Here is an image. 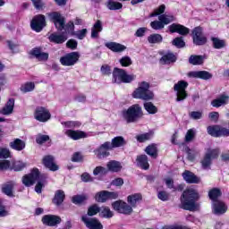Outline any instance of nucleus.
I'll use <instances>...</instances> for the list:
<instances>
[{
    "label": "nucleus",
    "instance_id": "obj_1",
    "mask_svg": "<svg viewBox=\"0 0 229 229\" xmlns=\"http://www.w3.org/2000/svg\"><path fill=\"white\" fill-rule=\"evenodd\" d=\"M198 199H199L198 191L193 188H188L181 196L180 208L190 210V212H196V210H199V203H197Z\"/></svg>",
    "mask_w": 229,
    "mask_h": 229
},
{
    "label": "nucleus",
    "instance_id": "obj_2",
    "mask_svg": "<svg viewBox=\"0 0 229 229\" xmlns=\"http://www.w3.org/2000/svg\"><path fill=\"white\" fill-rule=\"evenodd\" d=\"M36 182L38 183L35 186V191L38 194H42V189H44L46 183V175L40 174L38 168H33L30 174L22 177V183L25 187H31Z\"/></svg>",
    "mask_w": 229,
    "mask_h": 229
},
{
    "label": "nucleus",
    "instance_id": "obj_3",
    "mask_svg": "<svg viewBox=\"0 0 229 229\" xmlns=\"http://www.w3.org/2000/svg\"><path fill=\"white\" fill-rule=\"evenodd\" d=\"M143 115L142 107L139 104H134L122 112L123 119L125 120L128 124L137 123V121L142 119Z\"/></svg>",
    "mask_w": 229,
    "mask_h": 229
},
{
    "label": "nucleus",
    "instance_id": "obj_4",
    "mask_svg": "<svg viewBox=\"0 0 229 229\" xmlns=\"http://www.w3.org/2000/svg\"><path fill=\"white\" fill-rule=\"evenodd\" d=\"M135 99H142L143 101H151L155 98L153 91L149 90V82L141 81L139 83L138 89L132 93Z\"/></svg>",
    "mask_w": 229,
    "mask_h": 229
},
{
    "label": "nucleus",
    "instance_id": "obj_5",
    "mask_svg": "<svg viewBox=\"0 0 229 229\" xmlns=\"http://www.w3.org/2000/svg\"><path fill=\"white\" fill-rule=\"evenodd\" d=\"M137 78L134 74H128L121 68H114L113 71V83H131Z\"/></svg>",
    "mask_w": 229,
    "mask_h": 229
},
{
    "label": "nucleus",
    "instance_id": "obj_6",
    "mask_svg": "<svg viewBox=\"0 0 229 229\" xmlns=\"http://www.w3.org/2000/svg\"><path fill=\"white\" fill-rule=\"evenodd\" d=\"M112 208L118 214H123L124 216H131L133 212V208L122 199L113 202Z\"/></svg>",
    "mask_w": 229,
    "mask_h": 229
},
{
    "label": "nucleus",
    "instance_id": "obj_7",
    "mask_svg": "<svg viewBox=\"0 0 229 229\" xmlns=\"http://www.w3.org/2000/svg\"><path fill=\"white\" fill-rule=\"evenodd\" d=\"M189 87V82L185 81H179L174 86V90L176 92V101H183L184 99H187V91L185 89Z\"/></svg>",
    "mask_w": 229,
    "mask_h": 229
},
{
    "label": "nucleus",
    "instance_id": "obj_8",
    "mask_svg": "<svg viewBox=\"0 0 229 229\" xmlns=\"http://www.w3.org/2000/svg\"><path fill=\"white\" fill-rule=\"evenodd\" d=\"M78 60H80V53L71 52L60 58V64H62L64 67H72V65H76V64H78Z\"/></svg>",
    "mask_w": 229,
    "mask_h": 229
},
{
    "label": "nucleus",
    "instance_id": "obj_9",
    "mask_svg": "<svg viewBox=\"0 0 229 229\" xmlns=\"http://www.w3.org/2000/svg\"><path fill=\"white\" fill-rule=\"evenodd\" d=\"M50 21L55 24L58 31H64L65 28V18L58 12H53L48 14Z\"/></svg>",
    "mask_w": 229,
    "mask_h": 229
},
{
    "label": "nucleus",
    "instance_id": "obj_10",
    "mask_svg": "<svg viewBox=\"0 0 229 229\" xmlns=\"http://www.w3.org/2000/svg\"><path fill=\"white\" fill-rule=\"evenodd\" d=\"M207 131L211 137H229V129L220 125H210L207 128Z\"/></svg>",
    "mask_w": 229,
    "mask_h": 229
},
{
    "label": "nucleus",
    "instance_id": "obj_11",
    "mask_svg": "<svg viewBox=\"0 0 229 229\" xmlns=\"http://www.w3.org/2000/svg\"><path fill=\"white\" fill-rule=\"evenodd\" d=\"M112 147L110 146V141H106L101 144L98 148L94 150V153L99 160L110 157V151H112Z\"/></svg>",
    "mask_w": 229,
    "mask_h": 229
},
{
    "label": "nucleus",
    "instance_id": "obj_12",
    "mask_svg": "<svg viewBox=\"0 0 229 229\" xmlns=\"http://www.w3.org/2000/svg\"><path fill=\"white\" fill-rule=\"evenodd\" d=\"M30 28L34 31H37V33H40L46 28V16L43 14L34 16L30 22Z\"/></svg>",
    "mask_w": 229,
    "mask_h": 229
},
{
    "label": "nucleus",
    "instance_id": "obj_13",
    "mask_svg": "<svg viewBox=\"0 0 229 229\" xmlns=\"http://www.w3.org/2000/svg\"><path fill=\"white\" fill-rule=\"evenodd\" d=\"M34 117L39 123H47L51 119V113L44 106H38L35 110Z\"/></svg>",
    "mask_w": 229,
    "mask_h": 229
},
{
    "label": "nucleus",
    "instance_id": "obj_14",
    "mask_svg": "<svg viewBox=\"0 0 229 229\" xmlns=\"http://www.w3.org/2000/svg\"><path fill=\"white\" fill-rule=\"evenodd\" d=\"M193 44L195 46H205L207 44V37L203 35V29L196 27L192 30Z\"/></svg>",
    "mask_w": 229,
    "mask_h": 229
},
{
    "label": "nucleus",
    "instance_id": "obj_15",
    "mask_svg": "<svg viewBox=\"0 0 229 229\" xmlns=\"http://www.w3.org/2000/svg\"><path fill=\"white\" fill-rule=\"evenodd\" d=\"M81 221L89 229H103V224L98 218H89L87 215H84Z\"/></svg>",
    "mask_w": 229,
    "mask_h": 229
},
{
    "label": "nucleus",
    "instance_id": "obj_16",
    "mask_svg": "<svg viewBox=\"0 0 229 229\" xmlns=\"http://www.w3.org/2000/svg\"><path fill=\"white\" fill-rule=\"evenodd\" d=\"M168 30L170 33H179V35H182V36L189 35L191 31L189 28L178 23H173L169 25Z\"/></svg>",
    "mask_w": 229,
    "mask_h": 229
},
{
    "label": "nucleus",
    "instance_id": "obj_17",
    "mask_svg": "<svg viewBox=\"0 0 229 229\" xmlns=\"http://www.w3.org/2000/svg\"><path fill=\"white\" fill-rule=\"evenodd\" d=\"M42 223L47 226H56L62 223V218L55 215H47L42 217Z\"/></svg>",
    "mask_w": 229,
    "mask_h": 229
},
{
    "label": "nucleus",
    "instance_id": "obj_18",
    "mask_svg": "<svg viewBox=\"0 0 229 229\" xmlns=\"http://www.w3.org/2000/svg\"><path fill=\"white\" fill-rule=\"evenodd\" d=\"M43 165H45V167H47V169H49V171H58V169H60V167L58 166V165H56V163L55 162V157L49 155V156H45L43 157Z\"/></svg>",
    "mask_w": 229,
    "mask_h": 229
},
{
    "label": "nucleus",
    "instance_id": "obj_19",
    "mask_svg": "<svg viewBox=\"0 0 229 229\" xmlns=\"http://www.w3.org/2000/svg\"><path fill=\"white\" fill-rule=\"evenodd\" d=\"M228 101L229 95L226 93H222L216 99L212 100L211 105L215 108H219V106H225V105H228Z\"/></svg>",
    "mask_w": 229,
    "mask_h": 229
},
{
    "label": "nucleus",
    "instance_id": "obj_20",
    "mask_svg": "<svg viewBox=\"0 0 229 229\" xmlns=\"http://www.w3.org/2000/svg\"><path fill=\"white\" fill-rule=\"evenodd\" d=\"M30 55L32 56H35L37 60L39 62H47V60L49 59V54L46 52H42V49L40 47H35L30 52Z\"/></svg>",
    "mask_w": 229,
    "mask_h": 229
},
{
    "label": "nucleus",
    "instance_id": "obj_21",
    "mask_svg": "<svg viewBox=\"0 0 229 229\" xmlns=\"http://www.w3.org/2000/svg\"><path fill=\"white\" fill-rule=\"evenodd\" d=\"M176 60H178L176 55L172 52H168L162 55L159 62H160V64H162V65H171V64H174L176 62Z\"/></svg>",
    "mask_w": 229,
    "mask_h": 229
},
{
    "label": "nucleus",
    "instance_id": "obj_22",
    "mask_svg": "<svg viewBox=\"0 0 229 229\" xmlns=\"http://www.w3.org/2000/svg\"><path fill=\"white\" fill-rule=\"evenodd\" d=\"M15 187V182L9 181L4 184H2L1 190L3 194L8 196L9 198H13V189Z\"/></svg>",
    "mask_w": 229,
    "mask_h": 229
},
{
    "label": "nucleus",
    "instance_id": "obj_23",
    "mask_svg": "<svg viewBox=\"0 0 229 229\" xmlns=\"http://www.w3.org/2000/svg\"><path fill=\"white\" fill-rule=\"evenodd\" d=\"M67 137L72 140H80V139H86L87 134L83 131L66 130L64 132Z\"/></svg>",
    "mask_w": 229,
    "mask_h": 229
},
{
    "label": "nucleus",
    "instance_id": "obj_24",
    "mask_svg": "<svg viewBox=\"0 0 229 229\" xmlns=\"http://www.w3.org/2000/svg\"><path fill=\"white\" fill-rule=\"evenodd\" d=\"M228 210L226 204L225 202L216 200L213 202V212L216 216H221V214H225Z\"/></svg>",
    "mask_w": 229,
    "mask_h": 229
},
{
    "label": "nucleus",
    "instance_id": "obj_25",
    "mask_svg": "<svg viewBox=\"0 0 229 229\" xmlns=\"http://www.w3.org/2000/svg\"><path fill=\"white\" fill-rule=\"evenodd\" d=\"M188 76L190 78H199V80H210L212 78V73L207 71H197L190 72Z\"/></svg>",
    "mask_w": 229,
    "mask_h": 229
},
{
    "label": "nucleus",
    "instance_id": "obj_26",
    "mask_svg": "<svg viewBox=\"0 0 229 229\" xmlns=\"http://www.w3.org/2000/svg\"><path fill=\"white\" fill-rule=\"evenodd\" d=\"M182 177L186 183H199V177L196 176L194 173L189 170H186L184 173H182Z\"/></svg>",
    "mask_w": 229,
    "mask_h": 229
},
{
    "label": "nucleus",
    "instance_id": "obj_27",
    "mask_svg": "<svg viewBox=\"0 0 229 229\" xmlns=\"http://www.w3.org/2000/svg\"><path fill=\"white\" fill-rule=\"evenodd\" d=\"M103 31V22L98 20L91 28V38H99V33Z\"/></svg>",
    "mask_w": 229,
    "mask_h": 229
},
{
    "label": "nucleus",
    "instance_id": "obj_28",
    "mask_svg": "<svg viewBox=\"0 0 229 229\" xmlns=\"http://www.w3.org/2000/svg\"><path fill=\"white\" fill-rule=\"evenodd\" d=\"M13 106H15V99L10 98L2 110H0V114L2 115H10L13 112Z\"/></svg>",
    "mask_w": 229,
    "mask_h": 229
},
{
    "label": "nucleus",
    "instance_id": "obj_29",
    "mask_svg": "<svg viewBox=\"0 0 229 229\" xmlns=\"http://www.w3.org/2000/svg\"><path fill=\"white\" fill-rule=\"evenodd\" d=\"M106 47H107V49H110V51H113V53H123V51H125L126 49V47L124 45H121L115 42L106 43Z\"/></svg>",
    "mask_w": 229,
    "mask_h": 229
},
{
    "label": "nucleus",
    "instance_id": "obj_30",
    "mask_svg": "<svg viewBox=\"0 0 229 229\" xmlns=\"http://www.w3.org/2000/svg\"><path fill=\"white\" fill-rule=\"evenodd\" d=\"M52 201L54 205L60 207V205L65 201V192L63 190H57Z\"/></svg>",
    "mask_w": 229,
    "mask_h": 229
},
{
    "label": "nucleus",
    "instance_id": "obj_31",
    "mask_svg": "<svg viewBox=\"0 0 229 229\" xmlns=\"http://www.w3.org/2000/svg\"><path fill=\"white\" fill-rule=\"evenodd\" d=\"M111 149H115V148H123V146H126V140L123 136H116L112 139L110 142Z\"/></svg>",
    "mask_w": 229,
    "mask_h": 229
},
{
    "label": "nucleus",
    "instance_id": "obj_32",
    "mask_svg": "<svg viewBox=\"0 0 229 229\" xmlns=\"http://www.w3.org/2000/svg\"><path fill=\"white\" fill-rule=\"evenodd\" d=\"M140 201H142V195L140 193H135L127 197V202L131 208L137 207V203H140Z\"/></svg>",
    "mask_w": 229,
    "mask_h": 229
},
{
    "label": "nucleus",
    "instance_id": "obj_33",
    "mask_svg": "<svg viewBox=\"0 0 229 229\" xmlns=\"http://www.w3.org/2000/svg\"><path fill=\"white\" fill-rule=\"evenodd\" d=\"M9 146L12 149L15 151H22L26 148V142L21 139H15L13 141L9 143Z\"/></svg>",
    "mask_w": 229,
    "mask_h": 229
},
{
    "label": "nucleus",
    "instance_id": "obj_34",
    "mask_svg": "<svg viewBox=\"0 0 229 229\" xmlns=\"http://www.w3.org/2000/svg\"><path fill=\"white\" fill-rule=\"evenodd\" d=\"M136 162L139 167L141 169H144L145 171H148L149 169V163L148 162V156L146 155H140L138 156L136 158Z\"/></svg>",
    "mask_w": 229,
    "mask_h": 229
},
{
    "label": "nucleus",
    "instance_id": "obj_35",
    "mask_svg": "<svg viewBox=\"0 0 229 229\" xmlns=\"http://www.w3.org/2000/svg\"><path fill=\"white\" fill-rule=\"evenodd\" d=\"M48 38L54 44H64L67 40V36L64 34L52 33Z\"/></svg>",
    "mask_w": 229,
    "mask_h": 229
},
{
    "label": "nucleus",
    "instance_id": "obj_36",
    "mask_svg": "<svg viewBox=\"0 0 229 229\" xmlns=\"http://www.w3.org/2000/svg\"><path fill=\"white\" fill-rule=\"evenodd\" d=\"M106 167L108 171L111 173H119L121 169H123V165H121V162L115 161V160H111L107 163Z\"/></svg>",
    "mask_w": 229,
    "mask_h": 229
},
{
    "label": "nucleus",
    "instance_id": "obj_37",
    "mask_svg": "<svg viewBox=\"0 0 229 229\" xmlns=\"http://www.w3.org/2000/svg\"><path fill=\"white\" fill-rule=\"evenodd\" d=\"M203 62H205V57L203 55H191L189 57V64H191V65H201L203 64Z\"/></svg>",
    "mask_w": 229,
    "mask_h": 229
},
{
    "label": "nucleus",
    "instance_id": "obj_38",
    "mask_svg": "<svg viewBox=\"0 0 229 229\" xmlns=\"http://www.w3.org/2000/svg\"><path fill=\"white\" fill-rule=\"evenodd\" d=\"M145 153L152 158H157L158 157V148H157V144L148 145L145 148Z\"/></svg>",
    "mask_w": 229,
    "mask_h": 229
},
{
    "label": "nucleus",
    "instance_id": "obj_39",
    "mask_svg": "<svg viewBox=\"0 0 229 229\" xmlns=\"http://www.w3.org/2000/svg\"><path fill=\"white\" fill-rule=\"evenodd\" d=\"M211 42H213V47L215 49H223L226 47V41L225 39H219L218 38H211Z\"/></svg>",
    "mask_w": 229,
    "mask_h": 229
},
{
    "label": "nucleus",
    "instance_id": "obj_40",
    "mask_svg": "<svg viewBox=\"0 0 229 229\" xmlns=\"http://www.w3.org/2000/svg\"><path fill=\"white\" fill-rule=\"evenodd\" d=\"M164 38L160 34H151L148 37V44H160Z\"/></svg>",
    "mask_w": 229,
    "mask_h": 229
},
{
    "label": "nucleus",
    "instance_id": "obj_41",
    "mask_svg": "<svg viewBox=\"0 0 229 229\" xmlns=\"http://www.w3.org/2000/svg\"><path fill=\"white\" fill-rule=\"evenodd\" d=\"M158 21H161L163 22V25L167 26V24H171V22H174L175 19L173 15L160 14L158 16Z\"/></svg>",
    "mask_w": 229,
    "mask_h": 229
},
{
    "label": "nucleus",
    "instance_id": "obj_42",
    "mask_svg": "<svg viewBox=\"0 0 229 229\" xmlns=\"http://www.w3.org/2000/svg\"><path fill=\"white\" fill-rule=\"evenodd\" d=\"M106 6L108 10H121V8H123V4L115 2L114 0H108Z\"/></svg>",
    "mask_w": 229,
    "mask_h": 229
},
{
    "label": "nucleus",
    "instance_id": "obj_43",
    "mask_svg": "<svg viewBox=\"0 0 229 229\" xmlns=\"http://www.w3.org/2000/svg\"><path fill=\"white\" fill-rule=\"evenodd\" d=\"M221 190L215 188L208 192L209 199H212L213 203H216L217 200V198L221 196Z\"/></svg>",
    "mask_w": 229,
    "mask_h": 229
},
{
    "label": "nucleus",
    "instance_id": "obj_44",
    "mask_svg": "<svg viewBox=\"0 0 229 229\" xmlns=\"http://www.w3.org/2000/svg\"><path fill=\"white\" fill-rule=\"evenodd\" d=\"M100 216L101 217H106V219H110L111 217H114V212L110 210V208L103 207L100 208Z\"/></svg>",
    "mask_w": 229,
    "mask_h": 229
},
{
    "label": "nucleus",
    "instance_id": "obj_45",
    "mask_svg": "<svg viewBox=\"0 0 229 229\" xmlns=\"http://www.w3.org/2000/svg\"><path fill=\"white\" fill-rule=\"evenodd\" d=\"M202 169H210L212 165V159H210V154H205L204 158L200 162Z\"/></svg>",
    "mask_w": 229,
    "mask_h": 229
},
{
    "label": "nucleus",
    "instance_id": "obj_46",
    "mask_svg": "<svg viewBox=\"0 0 229 229\" xmlns=\"http://www.w3.org/2000/svg\"><path fill=\"white\" fill-rule=\"evenodd\" d=\"M143 106L148 114H155L158 112V108H157L151 102L144 103Z\"/></svg>",
    "mask_w": 229,
    "mask_h": 229
},
{
    "label": "nucleus",
    "instance_id": "obj_47",
    "mask_svg": "<svg viewBox=\"0 0 229 229\" xmlns=\"http://www.w3.org/2000/svg\"><path fill=\"white\" fill-rule=\"evenodd\" d=\"M62 124L63 126H65V128H71L72 130L80 128V126H81V123L79 121L63 122Z\"/></svg>",
    "mask_w": 229,
    "mask_h": 229
},
{
    "label": "nucleus",
    "instance_id": "obj_48",
    "mask_svg": "<svg viewBox=\"0 0 229 229\" xmlns=\"http://www.w3.org/2000/svg\"><path fill=\"white\" fill-rule=\"evenodd\" d=\"M96 199L98 203H106V201H108L106 191H102L97 193Z\"/></svg>",
    "mask_w": 229,
    "mask_h": 229
},
{
    "label": "nucleus",
    "instance_id": "obj_49",
    "mask_svg": "<svg viewBox=\"0 0 229 229\" xmlns=\"http://www.w3.org/2000/svg\"><path fill=\"white\" fill-rule=\"evenodd\" d=\"M173 46H175V47H178V49H182V47H185V41H183L182 37H177L174 38L172 41Z\"/></svg>",
    "mask_w": 229,
    "mask_h": 229
},
{
    "label": "nucleus",
    "instance_id": "obj_50",
    "mask_svg": "<svg viewBox=\"0 0 229 229\" xmlns=\"http://www.w3.org/2000/svg\"><path fill=\"white\" fill-rule=\"evenodd\" d=\"M120 64L122 67H130L133 62L131 61V58L128 55H125L120 59Z\"/></svg>",
    "mask_w": 229,
    "mask_h": 229
},
{
    "label": "nucleus",
    "instance_id": "obj_51",
    "mask_svg": "<svg viewBox=\"0 0 229 229\" xmlns=\"http://www.w3.org/2000/svg\"><path fill=\"white\" fill-rule=\"evenodd\" d=\"M86 199L87 196L85 195H75L72 197V201L75 205H81V203H83V201H86Z\"/></svg>",
    "mask_w": 229,
    "mask_h": 229
},
{
    "label": "nucleus",
    "instance_id": "obj_52",
    "mask_svg": "<svg viewBox=\"0 0 229 229\" xmlns=\"http://www.w3.org/2000/svg\"><path fill=\"white\" fill-rule=\"evenodd\" d=\"M150 27L152 28V30H164V28H165V26L164 25V23L160 20L151 21L150 22Z\"/></svg>",
    "mask_w": 229,
    "mask_h": 229
},
{
    "label": "nucleus",
    "instance_id": "obj_53",
    "mask_svg": "<svg viewBox=\"0 0 229 229\" xmlns=\"http://www.w3.org/2000/svg\"><path fill=\"white\" fill-rule=\"evenodd\" d=\"M98 212H101V208L98 207V205L95 204L89 208L88 216H96V214H98Z\"/></svg>",
    "mask_w": 229,
    "mask_h": 229
},
{
    "label": "nucleus",
    "instance_id": "obj_54",
    "mask_svg": "<svg viewBox=\"0 0 229 229\" xmlns=\"http://www.w3.org/2000/svg\"><path fill=\"white\" fill-rule=\"evenodd\" d=\"M21 92H31V90H35V83L27 82L21 88Z\"/></svg>",
    "mask_w": 229,
    "mask_h": 229
},
{
    "label": "nucleus",
    "instance_id": "obj_55",
    "mask_svg": "<svg viewBox=\"0 0 229 229\" xmlns=\"http://www.w3.org/2000/svg\"><path fill=\"white\" fill-rule=\"evenodd\" d=\"M206 155H209L210 160H214L215 158H217L219 157V148H215V149L208 148Z\"/></svg>",
    "mask_w": 229,
    "mask_h": 229
},
{
    "label": "nucleus",
    "instance_id": "obj_56",
    "mask_svg": "<svg viewBox=\"0 0 229 229\" xmlns=\"http://www.w3.org/2000/svg\"><path fill=\"white\" fill-rule=\"evenodd\" d=\"M165 12V4H161L157 9H156L149 17H157V15H162Z\"/></svg>",
    "mask_w": 229,
    "mask_h": 229
},
{
    "label": "nucleus",
    "instance_id": "obj_57",
    "mask_svg": "<svg viewBox=\"0 0 229 229\" xmlns=\"http://www.w3.org/2000/svg\"><path fill=\"white\" fill-rule=\"evenodd\" d=\"M47 140H49V135L39 134L36 137L37 144L42 145L45 142H47Z\"/></svg>",
    "mask_w": 229,
    "mask_h": 229
},
{
    "label": "nucleus",
    "instance_id": "obj_58",
    "mask_svg": "<svg viewBox=\"0 0 229 229\" xmlns=\"http://www.w3.org/2000/svg\"><path fill=\"white\" fill-rule=\"evenodd\" d=\"M194 137H196V131L194 129L188 130L185 135V142H191Z\"/></svg>",
    "mask_w": 229,
    "mask_h": 229
},
{
    "label": "nucleus",
    "instance_id": "obj_59",
    "mask_svg": "<svg viewBox=\"0 0 229 229\" xmlns=\"http://www.w3.org/2000/svg\"><path fill=\"white\" fill-rule=\"evenodd\" d=\"M136 139L138 142H146V140H149V139H151V133L147 132L144 134L138 135Z\"/></svg>",
    "mask_w": 229,
    "mask_h": 229
},
{
    "label": "nucleus",
    "instance_id": "obj_60",
    "mask_svg": "<svg viewBox=\"0 0 229 229\" xmlns=\"http://www.w3.org/2000/svg\"><path fill=\"white\" fill-rule=\"evenodd\" d=\"M87 33H88L87 29H82L75 32V37L76 38H79V40H83V38L87 37Z\"/></svg>",
    "mask_w": 229,
    "mask_h": 229
},
{
    "label": "nucleus",
    "instance_id": "obj_61",
    "mask_svg": "<svg viewBox=\"0 0 229 229\" xmlns=\"http://www.w3.org/2000/svg\"><path fill=\"white\" fill-rule=\"evenodd\" d=\"M157 198L161 201H168V199H169V193L167 191H158Z\"/></svg>",
    "mask_w": 229,
    "mask_h": 229
},
{
    "label": "nucleus",
    "instance_id": "obj_62",
    "mask_svg": "<svg viewBox=\"0 0 229 229\" xmlns=\"http://www.w3.org/2000/svg\"><path fill=\"white\" fill-rule=\"evenodd\" d=\"M10 149L6 148L0 147V158H10Z\"/></svg>",
    "mask_w": 229,
    "mask_h": 229
},
{
    "label": "nucleus",
    "instance_id": "obj_63",
    "mask_svg": "<svg viewBox=\"0 0 229 229\" xmlns=\"http://www.w3.org/2000/svg\"><path fill=\"white\" fill-rule=\"evenodd\" d=\"M106 173H108V170L103 166H97L93 171L95 176H98V174H106Z\"/></svg>",
    "mask_w": 229,
    "mask_h": 229
},
{
    "label": "nucleus",
    "instance_id": "obj_64",
    "mask_svg": "<svg viewBox=\"0 0 229 229\" xmlns=\"http://www.w3.org/2000/svg\"><path fill=\"white\" fill-rule=\"evenodd\" d=\"M10 165L11 164L9 160H0V172L10 169Z\"/></svg>",
    "mask_w": 229,
    "mask_h": 229
}]
</instances>
